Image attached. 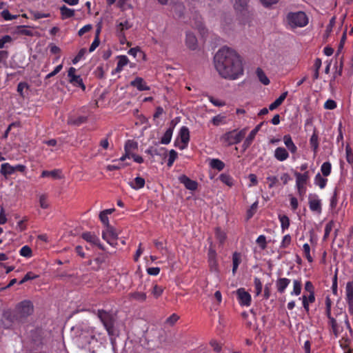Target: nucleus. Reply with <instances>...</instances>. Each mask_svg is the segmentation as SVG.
Segmentation results:
<instances>
[{"label": "nucleus", "mask_w": 353, "mask_h": 353, "mask_svg": "<svg viewBox=\"0 0 353 353\" xmlns=\"http://www.w3.org/2000/svg\"><path fill=\"white\" fill-rule=\"evenodd\" d=\"M185 44L190 50H195L197 47V39L196 36L190 32H186Z\"/></svg>", "instance_id": "obj_19"}, {"label": "nucleus", "mask_w": 353, "mask_h": 353, "mask_svg": "<svg viewBox=\"0 0 353 353\" xmlns=\"http://www.w3.org/2000/svg\"><path fill=\"white\" fill-rule=\"evenodd\" d=\"M309 207L311 211L316 214L321 213V201L316 194H310L309 196Z\"/></svg>", "instance_id": "obj_9"}, {"label": "nucleus", "mask_w": 353, "mask_h": 353, "mask_svg": "<svg viewBox=\"0 0 353 353\" xmlns=\"http://www.w3.org/2000/svg\"><path fill=\"white\" fill-rule=\"evenodd\" d=\"M291 243V236L289 234H286L283 236V240L281 243L280 247L281 248H288Z\"/></svg>", "instance_id": "obj_57"}, {"label": "nucleus", "mask_w": 353, "mask_h": 353, "mask_svg": "<svg viewBox=\"0 0 353 353\" xmlns=\"http://www.w3.org/2000/svg\"><path fill=\"white\" fill-rule=\"evenodd\" d=\"M214 67L224 79L235 80L243 74L242 60L233 49L224 46L219 49L214 57Z\"/></svg>", "instance_id": "obj_1"}, {"label": "nucleus", "mask_w": 353, "mask_h": 353, "mask_svg": "<svg viewBox=\"0 0 353 353\" xmlns=\"http://www.w3.org/2000/svg\"><path fill=\"white\" fill-rule=\"evenodd\" d=\"M338 203V191L337 190H334L333 195L332 196L330 199V208L334 209Z\"/></svg>", "instance_id": "obj_53"}, {"label": "nucleus", "mask_w": 353, "mask_h": 353, "mask_svg": "<svg viewBox=\"0 0 353 353\" xmlns=\"http://www.w3.org/2000/svg\"><path fill=\"white\" fill-rule=\"evenodd\" d=\"M20 255L26 258H30L32 256L31 248L28 245L23 246L20 251Z\"/></svg>", "instance_id": "obj_43"}, {"label": "nucleus", "mask_w": 353, "mask_h": 353, "mask_svg": "<svg viewBox=\"0 0 353 353\" xmlns=\"http://www.w3.org/2000/svg\"><path fill=\"white\" fill-rule=\"evenodd\" d=\"M346 300L350 310H353V286L351 283H347L345 288Z\"/></svg>", "instance_id": "obj_22"}, {"label": "nucleus", "mask_w": 353, "mask_h": 353, "mask_svg": "<svg viewBox=\"0 0 353 353\" xmlns=\"http://www.w3.org/2000/svg\"><path fill=\"white\" fill-rule=\"evenodd\" d=\"M274 157L279 161H284L289 158V153L285 148L278 147L274 150Z\"/></svg>", "instance_id": "obj_18"}, {"label": "nucleus", "mask_w": 353, "mask_h": 353, "mask_svg": "<svg viewBox=\"0 0 353 353\" xmlns=\"http://www.w3.org/2000/svg\"><path fill=\"white\" fill-rule=\"evenodd\" d=\"M263 125V123H261L258 124L248 134V136L245 138L243 143V148L244 150H246L248 148L251 144L252 143L254 139H255V137L258 132L260 130L261 126Z\"/></svg>", "instance_id": "obj_15"}, {"label": "nucleus", "mask_w": 353, "mask_h": 353, "mask_svg": "<svg viewBox=\"0 0 353 353\" xmlns=\"http://www.w3.org/2000/svg\"><path fill=\"white\" fill-rule=\"evenodd\" d=\"M28 26H17L15 33L19 35H26L29 37L33 36L32 30L28 29Z\"/></svg>", "instance_id": "obj_31"}, {"label": "nucleus", "mask_w": 353, "mask_h": 353, "mask_svg": "<svg viewBox=\"0 0 353 353\" xmlns=\"http://www.w3.org/2000/svg\"><path fill=\"white\" fill-rule=\"evenodd\" d=\"M294 176L296 177V185H306L307 181L310 180V174L308 171H305L303 173L295 172Z\"/></svg>", "instance_id": "obj_17"}, {"label": "nucleus", "mask_w": 353, "mask_h": 353, "mask_svg": "<svg viewBox=\"0 0 353 353\" xmlns=\"http://www.w3.org/2000/svg\"><path fill=\"white\" fill-rule=\"evenodd\" d=\"M303 251L307 261L312 263L313 261V258L310 254V246L308 243H305L303 245Z\"/></svg>", "instance_id": "obj_44"}, {"label": "nucleus", "mask_w": 353, "mask_h": 353, "mask_svg": "<svg viewBox=\"0 0 353 353\" xmlns=\"http://www.w3.org/2000/svg\"><path fill=\"white\" fill-rule=\"evenodd\" d=\"M161 151H164L165 153L166 152L165 149L163 148H161L160 149L150 148L145 150V152L151 156H158L161 154Z\"/></svg>", "instance_id": "obj_47"}, {"label": "nucleus", "mask_w": 353, "mask_h": 353, "mask_svg": "<svg viewBox=\"0 0 353 353\" xmlns=\"http://www.w3.org/2000/svg\"><path fill=\"white\" fill-rule=\"evenodd\" d=\"M216 236L221 243H223L226 238V234L224 231L221 230L219 228H216Z\"/></svg>", "instance_id": "obj_61"}, {"label": "nucleus", "mask_w": 353, "mask_h": 353, "mask_svg": "<svg viewBox=\"0 0 353 353\" xmlns=\"http://www.w3.org/2000/svg\"><path fill=\"white\" fill-rule=\"evenodd\" d=\"M33 19L34 20H38L42 18H47L50 16V13H42L38 11H35L32 12Z\"/></svg>", "instance_id": "obj_59"}, {"label": "nucleus", "mask_w": 353, "mask_h": 353, "mask_svg": "<svg viewBox=\"0 0 353 353\" xmlns=\"http://www.w3.org/2000/svg\"><path fill=\"white\" fill-rule=\"evenodd\" d=\"M210 166L212 169L221 171L225 168V163L219 159H212L210 161Z\"/></svg>", "instance_id": "obj_28"}, {"label": "nucleus", "mask_w": 353, "mask_h": 353, "mask_svg": "<svg viewBox=\"0 0 353 353\" xmlns=\"http://www.w3.org/2000/svg\"><path fill=\"white\" fill-rule=\"evenodd\" d=\"M179 136L182 144L179 146L180 150H183L188 147L190 141V131L188 127L182 126L180 129Z\"/></svg>", "instance_id": "obj_11"}, {"label": "nucleus", "mask_w": 353, "mask_h": 353, "mask_svg": "<svg viewBox=\"0 0 353 353\" xmlns=\"http://www.w3.org/2000/svg\"><path fill=\"white\" fill-rule=\"evenodd\" d=\"M310 145L315 157L319 149V132L316 128H314L313 133L310 139Z\"/></svg>", "instance_id": "obj_14"}, {"label": "nucleus", "mask_w": 353, "mask_h": 353, "mask_svg": "<svg viewBox=\"0 0 353 353\" xmlns=\"http://www.w3.org/2000/svg\"><path fill=\"white\" fill-rule=\"evenodd\" d=\"M290 283V279L287 278H279L276 281V287L277 289V291L280 294H283L289 284Z\"/></svg>", "instance_id": "obj_21"}, {"label": "nucleus", "mask_w": 353, "mask_h": 353, "mask_svg": "<svg viewBox=\"0 0 353 353\" xmlns=\"http://www.w3.org/2000/svg\"><path fill=\"white\" fill-rule=\"evenodd\" d=\"M173 131H174V126L170 127L169 128H168L161 139V141H160L161 143L164 144V145H167V144L170 143L171 141V139H172Z\"/></svg>", "instance_id": "obj_25"}, {"label": "nucleus", "mask_w": 353, "mask_h": 353, "mask_svg": "<svg viewBox=\"0 0 353 353\" xmlns=\"http://www.w3.org/2000/svg\"><path fill=\"white\" fill-rule=\"evenodd\" d=\"M256 73L259 80L263 85H269L270 80L261 68H258L256 69Z\"/></svg>", "instance_id": "obj_34"}, {"label": "nucleus", "mask_w": 353, "mask_h": 353, "mask_svg": "<svg viewBox=\"0 0 353 353\" xmlns=\"http://www.w3.org/2000/svg\"><path fill=\"white\" fill-rule=\"evenodd\" d=\"M132 27V23L128 19H121L116 22L115 33L125 34V31L130 29Z\"/></svg>", "instance_id": "obj_12"}, {"label": "nucleus", "mask_w": 353, "mask_h": 353, "mask_svg": "<svg viewBox=\"0 0 353 353\" xmlns=\"http://www.w3.org/2000/svg\"><path fill=\"white\" fill-rule=\"evenodd\" d=\"M288 24L293 28L304 27L308 23V19L305 12L299 11L290 12L287 15Z\"/></svg>", "instance_id": "obj_4"}, {"label": "nucleus", "mask_w": 353, "mask_h": 353, "mask_svg": "<svg viewBox=\"0 0 353 353\" xmlns=\"http://www.w3.org/2000/svg\"><path fill=\"white\" fill-rule=\"evenodd\" d=\"M145 181L141 176H137L132 182L130 183V187L134 190L143 188L145 185Z\"/></svg>", "instance_id": "obj_26"}, {"label": "nucleus", "mask_w": 353, "mask_h": 353, "mask_svg": "<svg viewBox=\"0 0 353 353\" xmlns=\"http://www.w3.org/2000/svg\"><path fill=\"white\" fill-rule=\"evenodd\" d=\"M336 108V103L332 99H327L324 103V108L327 110H334Z\"/></svg>", "instance_id": "obj_58"}, {"label": "nucleus", "mask_w": 353, "mask_h": 353, "mask_svg": "<svg viewBox=\"0 0 353 353\" xmlns=\"http://www.w3.org/2000/svg\"><path fill=\"white\" fill-rule=\"evenodd\" d=\"M288 94V91L283 92L279 98H277L273 103L269 105L270 110H274L282 104Z\"/></svg>", "instance_id": "obj_24"}, {"label": "nucleus", "mask_w": 353, "mask_h": 353, "mask_svg": "<svg viewBox=\"0 0 353 353\" xmlns=\"http://www.w3.org/2000/svg\"><path fill=\"white\" fill-rule=\"evenodd\" d=\"M59 173H60V171L59 170H51V171L43 170L41 172V176L42 178L50 176L53 179H59L60 178Z\"/></svg>", "instance_id": "obj_38"}, {"label": "nucleus", "mask_w": 353, "mask_h": 353, "mask_svg": "<svg viewBox=\"0 0 353 353\" xmlns=\"http://www.w3.org/2000/svg\"><path fill=\"white\" fill-rule=\"evenodd\" d=\"M302 289L301 281L296 279L293 281V290L290 292L292 296H298L301 294Z\"/></svg>", "instance_id": "obj_33"}, {"label": "nucleus", "mask_w": 353, "mask_h": 353, "mask_svg": "<svg viewBox=\"0 0 353 353\" xmlns=\"http://www.w3.org/2000/svg\"><path fill=\"white\" fill-rule=\"evenodd\" d=\"M261 250H265L267 247L266 237L264 235H260L256 241Z\"/></svg>", "instance_id": "obj_51"}, {"label": "nucleus", "mask_w": 353, "mask_h": 353, "mask_svg": "<svg viewBox=\"0 0 353 353\" xmlns=\"http://www.w3.org/2000/svg\"><path fill=\"white\" fill-rule=\"evenodd\" d=\"M34 311V306L30 301H23L15 307L13 312H6L3 314L2 323L6 328L12 325H20L26 322L27 318Z\"/></svg>", "instance_id": "obj_2"}, {"label": "nucleus", "mask_w": 353, "mask_h": 353, "mask_svg": "<svg viewBox=\"0 0 353 353\" xmlns=\"http://www.w3.org/2000/svg\"><path fill=\"white\" fill-rule=\"evenodd\" d=\"M1 17L3 18L6 21H10L13 20L17 18V15H12L10 13L9 10L7 9L3 10L1 12Z\"/></svg>", "instance_id": "obj_49"}, {"label": "nucleus", "mask_w": 353, "mask_h": 353, "mask_svg": "<svg viewBox=\"0 0 353 353\" xmlns=\"http://www.w3.org/2000/svg\"><path fill=\"white\" fill-rule=\"evenodd\" d=\"M39 203L41 207L43 209H46L48 207L47 196L45 194H42L40 196Z\"/></svg>", "instance_id": "obj_64"}, {"label": "nucleus", "mask_w": 353, "mask_h": 353, "mask_svg": "<svg viewBox=\"0 0 353 353\" xmlns=\"http://www.w3.org/2000/svg\"><path fill=\"white\" fill-rule=\"evenodd\" d=\"M105 229L102 232V238L110 245L114 246L117 245V239L118 232L109 224V222H104Z\"/></svg>", "instance_id": "obj_6"}, {"label": "nucleus", "mask_w": 353, "mask_h": 353, "mask_svg": "<svg viewBox=\"0 0 353 353\" xmlns=\"http://www.w3.org/2000/svg\"><path fill=\"white\" fill-rule=\"evenodd\" d=\"M257 208H258V201H255L254 203H252L250 208L247 212L248 219H250L252 217V216L256 212Z\"/></svg>", "instance_id": "obj_54"}, {"label": "nucleus", "mask_w": 353, "mask_h": 353, "mask_svg": "<svg viewBox=\"0 0 353 353\" xmlns=\"http://www.w3.org/2000/svg\"><path fill=\"white\" fill-rule=\"evenodd\" d=\"M210 269L212 272H217L218 271V263L216 261V259H210L208 260Z\"/></svg>", "instance_id": "obj_63"}, {"label": "nucleus", "mask_w": 353, "mask_h": 353, "mask_svg": "<svg viewBox=\"0 0 353 353\" xmlns=\"http://www.w3.org/2000/svg\"><path fill=\"white\" fill-rule=\"evenodd\" d=\"M130 297L138 301L143 302L146 299V294L141 292H134L130 294Z\"/></svg>", "instance_id": "obj_42"}, {"label": "nucleus", "mask_w": 353, "mask_h": 353, "mask_svg": "<svg viewBox=\"0 0 353 353\" xmlns=\"http://www.w3.org/2000/svg\"><path fill=\"white\" fill-rule=\"evenodd\" d=\"M179 181L183 184L186 189L194 191L197 189L198 183L192 180L185 174L179 176Z\"/></svg>", "instance_id": "obj_13"}, {"label": "nucleus", "mask_w": 353, "mask_h": 353, "mask_svg": "<svg viewBox=\"0 0 353 353\" xmlns=\"http://www.w3.org/2000/svg\"><path fill=\"white\" fill-rule=\"evenodd\" d=\"M266 179L270 181V183L268 184L269 188H272L279 182V179L276 176H269Z\"/></svg>", "instance_id": "obj_62"}, {"label": "nucleus", "mask_w": 353, "mask_h": 353, "mask_svg": "<svg viewBox=\"0 0 353 353\" xmlns=\"http://www.w3.org/2000/svg\"><path fill=\"white\" fill-rule=\"evenodd\" d=\"M76 69L70 67L68 71V77L69 82L75 87L81 88L83 90H85V85L83 82V79L79 75L75 74Z\"/></svg>", "instance_id": "obj_7"}, {"label": "nucleus", "mask_w": 353, "mask_h": 353, "mask_svg": "<svg viewBox=\"0 0 353 353\" xmlns=\"http://www.w3.org/2000/svg\"><path fill=\"white\" fill-rule=\"evenodd\" d=\"M322 61L319 58H316L314 63V74H313V79L316 80L319 77V70L321 67Z\"/></svg>", "instance_id": "obj_36"}, {"label": "nucleus", "mask_w": 353, "mask_h": 353, "mask_svg": "<svg viewBox=\"0 0 353 353\" xmlns=\"http://www.w3.org/2000/svg\"><path fill=\"white\" fill-rule=\"evenodd\" d=\"M38 275L34 274L32 272H28L24 277L19 281V284H23L25 282L38 278Z\"/></svg>", "instance_id": "obj_52"}, {"label": "nucleus", "mask_w": 353, "mask_h": 353, "mask_svg": "<svg viewBox=\"0 0 353 353\" xmlns=\"http://www.w3.org/2000/svg\"><path fill=\"white\" fill-rule=\"evenodd\" d=\"M81 237L87 242L97 246L102 250H104V247L100 242L99 237L93 232H86L81 234Z\"/></svg>", "instance_id": "obj_10"}, {"label": "nucleus", "mask_w": 353, "mask_h": 353, "mask_svg": "<svg viewBox=\"0 0 353 353\" xmlns=\"http://www.w3.org/2000/svg\"><path fill=\"white\" fill-rule=\"evenodd\" d=\"M327 179L323 177L318 173L314 177V184L318 185L321 189H323L327 184Z\"/></svg>", "instance_id": "obj_35"}, {"label": "nucleus", "mask_w": 353, "mask_h": 353, "mask_svg": "<svg viewBox=\"0 0 353 353\" xmlns=\"http://www.w3.org/2000/svg\"><path fill=\"white\" fill-rule=\"evenodd\" d=\"M87 52L86 48H81L77 54L75 56V57L72 59V62L73 64H77L78 62H79L82 59L84 58L85 54Z\"/></svg>", "instance_id": "obj_46"}, {"label": "nucleus", "mask_w": 353, "mask_h": 353, "mask_svg": "<svg viewBox=\"0 0 353 353\" xmlns=\"http://www.w3.org/2000/svg\"><path fill=\"white\" fill-rule=\"evenodd\" d=\"M247 133V128H243L238 131L233 130L223 134L221 140L225 143L226 145L230 146L232 145L238 144L244 139Z\"/></svg>", "instance_id": "obj_3"}, {"label": "nucleus", "mask_w": 353, "mask_h": 353, "mask_svg": "<svg viewBox=\"0 0 353 353\" xmlns=\"http://www.w3.org/2000/svg\"><path fill=\"white\" fill-rule=\"evenodd\" d=\"M283 140L285 145L292 154L296 153L298 148L296 145L294 143L292 137L290 134L284 135Z\"/></svg>", "instance_id": "obj_20"}, {"label": "nucleus", "mask_w": 353, "mask_h": 353, "mask_svg": "<svg viewBox=\"0 0 353 353\" xmlns=\"http://www.w3.org/2000/svg\"><path fill=\"white\" fill-rule=\"evenodd\" d=\"M128 54L134 57H139L144 59L145 57V53L139 48H132L128 50Z\"/></svg>", "instance_id": "obj_37"}, {"label": "nucleus", "mask_w": 353, "mask_h": 353, "mask_svg": "<svg viewBox=\"0 0 353 353\" xmlns=\"http://www.w3.org/2000/svg\"><path fill=\"white\" fill-rule=\"evenodd\" d=\"M346 160L349 163H353V152L350 145L345 147Z\"/></svg>", "instance_id": "obj_56"}, {"label": "nucleus", "mask_w": 353, "mask_h": 353, "mask_svg": "<svg viewBox=\"0 0 353 353\" xmlns=\"http://www.w3.org/2000/svg\"><path fill=\"white\" fill-rule=\"evenodd\" d=\"M225 119L226 117L225 116H222L221 114H218L216 116H214L212 119V123L214 125L218 126L221 124L225 123Z\"/></svg>", "instance_id": "obj_45"}, {"label": "nucleus", "mask_w": 353, "mask_h": 353, "mask_svg": "<svg viewBox=\"0 0 353 353\" xmlns=\"http://www.w3.org/2000/svg\"><path fill=\"white\" fill-rule=\"evenodd\" d=\"M8 57V52L6 50H0V68L6 65V60Z\"/></svg>", "instance_id": "obj_55"}, {"label": "nucleus", "mask_w": 353, "mask_h": 353, "mask_svg": "<svg viewBox=\"0 0 353 353\" xmlns=\"http://www.w3.org/2000/svg\"><path fill=\"white\" fill-rule=\"evenodd\" d=\"M119 60L115 68L116 72H120L123 70V67L126 65L129 61L128 58L125 55H121L118 57Z\"/></svg>", "instance_id": "obj_27"}, {"label": "nucleus", "mask_w": 353, "mask_h": 353, "mask_svg": "<svg viewBox=\"0 0 353 353\" xmlns=\"http://www.w3.org/2000/svg\"><path fill=\"white\" fill-rule=\"evenodd\" d=\"M130 85L134 88H137L139 91H147L150 90V87L146 84L143 79L141 77H136L133 81L130 82Z\"/></svg>", "instance_id": "obj_16"}, {"label": "nucleus", "mask_w": 353, "mask_h": 353, "mask_svg": "<svg viewBox=\"0 0 353 353\" xmlns=\"http://www.w3.org/2000/svg\"><path fill=\"white\" fill-rule=\"evenodd\" d=\"M163 292V288L158 285H154L152 290V294L155 298L159 297Z\"/></svg>", "instance_id": "obj_50"}, {"label": "nucleus", "mask_w": 353, "mask_h": 353, "mask_svg": "<svg viewBox=\"0 0 353 353\" xmlns=\"http://www.w3.org/2000/svg\"><path fill=\"white\" fill-rule=\"evenodd\" d=\"M61 17L63 20L74 16V10L63 5L60 8Z\"/></svg>", "instance_id": "obj_23"}, {"label": "nucleus", "mask_w": 353, "mask_h": 353, "mask_svg": "<svg viewBox=\"0 0 353 353\" xmlns=\"http://www.w3.org/2000/svg\"><path fill=\"white\" fill-rule=\"evenodd\" d=\"M97 316L108 332V335L113 336L114 334L115 322L114 316L105 310H98Z\"/></svg>", "instance_id": "obj_5"}, {"label": "nucleus", "mask_w": 353, "mask_h": 353, "mask_svg": "<svg viewBox=\"0 0 353 353\" xmlns=\"http://www.w3.org/2000/svg\"><path fill=\"white\" fill-rule=\"evenodd\" d=\"M0 172L2 175L7 176L14 173L13 166L10 165L8 163H4L1 165Z\"/></svg>", "instance_id": "obj_32"}, {"label": "nucleus", "mask_w": 353, "mask_h": 353, "mask_svg": "<svg viewBox=\"0 0 353 353\" xmlns=\"http://www.w3.org/2000/svg\"><path fill=\"white\" fill-rule=\"evenodd\" d=\"M241 262V254L239 252H234L232 255V273L234 274Z\"/></svg>", "instance_id": "obj_30"}, {"label": "nucleus", "mask_w": 353, "mask_h": 353, "mask_svg": "<svg viewBox=\"0 0 353 353\" xmlns=\"http://www.w3.org/2000/svg\"><path fill=\"white\" fill-rule=\"evenodd\" d=\"M249 1L250 0H235L234 5L235 10L240 12L244 11L247 8Z\"/></svg>", "instance_id": "obj_39"}, {"label": "nucleus", "mask_w": 353, "mask_h": 353, "mask_svg": "<svg viewBox=\"0 0 353 353\" xmlns=\"http://www.w3.org/2000/svg\"><path fill=\"white\" fill-rule=\"evenodd\" d=\"M177 152L174 150H171L169 152V158L168 160L167 165L168 167H171L176 159L177 158Z\"/></svg>", "instance_id": "obj_48"}, {"label": "nucleus", "mask_w": 353, "mask_h": 353, "mask_svg": "<svg viewBox=\"0 0 353 353\" xmlns=\"http://www.w3.org/2000/svg\"><path fill=\"white\" fill-rule=\"evenodd\" d=\"M321 171L324 176H327L332 171V165L329 161L324 162L321 167Z\"/></svg>", "instance_id": "obj_41"}, {"label": "nucleus", "mask_w": 353, "mask_h": 353, "mask_svg": "<svg viewBox=\"0 0 353 353\" xmlns=\"http://www.w3.org/2000/svg\"><path fill=\"white\" fill-rule=\"evenodd\" d=\"M219 179H220V181H221L223 183H224V184H225V185H228V186H230V187H231L232 185H233V179H232V177L230 174H225V173H223V174H221L219 176Z\"/></svg>", "instance_id": "obj_40"}, {"label": "nucleus", "mask_w": 353, "mask_h": 353, "mask_svg": "<svg viewBox=\"0 0 353 353\" xmlns=\"http://www.w3.org/2000/svg\"><path fill=\"white\" fill-rule=\"evenodd\" d=\"M138 149V143L137 141L134 140H128L124 146V150L125 153H133L132 152L134 150H136Z\"/></svg>", "instance_id": "obj_29"}, {"label": "nucleus", "mask_w": 353, "mask_h": 353, "mask_svg": "<svg viewBox=\"0 0 353 353\" xmlns=\"http://www.w3.org/2000/svg\"><path fill=\"white\" fill-rule=\"evenodd\" d=\"M239 303L242 306H250L251 304V295L244 288L236 290Z\"/></svg>", "instance_id": "obj_8"}, {"label": "nucleus", "mask_w": 353, "mask_h": 353, "mask_svg": "<svg viewBox=\"0 0 353 353\" xmlns=\"http://www.w3.org/2000/svg\"><path fill=\"white\" fill-rule=\"evenodd\" d=\"M63 68V64H59L54 69V70L46 75V79H50L57 74Z\"/></svg>", "instance_id": "obj_60"}]
</instances>
